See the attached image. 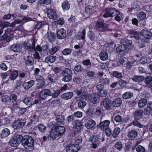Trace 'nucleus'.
I'll use <instances>...</instances> for the list:
<instances>
[{
	"label": "nucleus",
	"mask_w": 152,
	"mask_h": 152,
	"mask_svg": "<svg viewBox=\"0 0 152 152\" xmlns=\"http://www.w3.org/2000/svg\"><path fill=\"white\" fill-rule=\"evenodd\" d=\"M137 135V133L136 131L132 130L129 133L128 136L129 138L132 139L136 137Z\"/></svg>",
	"instance_id": "nucleus-32"
},
{
	"label": "nucleus",
	"mask_w": 152,
	"mask_h": 152,
	"mask_svg": "<svg viewBox=\"0 0 152 152\" xmlns=\"http://www.w3.org/2000/svg\"><path fill=\"white\" fill-rule=\"evenodd\" d=\"M121 45H124L126 46H129L132 45V41L130 40L122 39L121 41Z\"/></svg>",
	"instance_id": "nucleus-34"
},
{
	"label": "nucleus",
	"mask_w": 152,
	"mask_h": 152,
	"mask_svg": "<svg viewBox=\"0 0 152 152\" xmlns=\"http://www.w3.org/2000/svg\"><path fill=\"white\" fill-rule=\"evenodd\" d=\"M147 103V99H144L140 100L138 102V106L140 108H142Z\"/></svg>",
	"instance_id": "nucleus-40"
},
{
	"label": "nucleus",
	"mask_w": 152,
	"mask_h": 152,
	"mask_svg": "<svg viewBox=\"0 0 152 152\" xmlns=\"http://www.w3.org/2000/svg\"><path fill=\"white\" fill-rule=\"evenodd\" d=\"M136 61H128L126 64V68L129 69L132 68V66H134L136 64Z\"/></svg>",
	"instance_id": "nucleus-44"
},
{
	"label": "nucleus",
	"mask_w": 152,
	"mask_h": 152,
	"mask_svg": "<svg viewBox=\"0 0 152 152\" xmlns=\"http://www.w3.org/2000/svg\"><path fill=\"white\" fill-rule=\"evenodd\" d=\"M112 104L113 106L115 107H118L120 106L122 104V100L121 99L119 98L114 99L112 101Z\"/></svg>",
	"instance_id": "nucleus-25"
},
{
	"label": "nucleus",
	"mask_w": 152,
	"mask_h": 152,
	"mask_svg": "<svg viewBox=\"0 0 152 152\" xmlns=\"http://www.w3.org/2000/svg\"><path fill=\"white\" fill-rule=\"evenodd\" d=\"M34 144L33 140L30 136H27L22 140V145L26 149H29L32 148Z\"/></svg>",
	"instance_id": "nucleus-4"
},
{
	"label": "nucleus",
	"mask_w": 152,
	"mask_h": 152,
	"mask_svg": "<svg viewBox=\"0 0 152 152\" xmlns=\"http://www.w3.org/2000/svg\"><path fill=\"white\" fill-rule=\"evenodd\" d=\"M110 123V121L108 120L101 122L99 124L100 128L102 130H104L105 128L109 126Z\"/></svg>",
	"instance_id": "nucleus-18"
},
{
	"label": "nucleus",
	"mask_w": 152,
	"mask_h": 152,
	"mask_svg": "<svg viewBox=\"0 0 152 152\" xmlns=\"http://www.w3.org/2000/svg\"><path fill=\"white\" fill-rule=\"evenodd\" d=\"M34 128H38L39 131L41 133L45 132L46 130V127L42 124H39L37 127H35Z\"/></svg>",
	"instance_id": "nucleus-36"
},
{
	"label": "nucleus",
	"mask_w": 152,
	"mask_h": 152,
	"mask_svg": "<svg viewBox=\"0 0 152 152\" xmlns=\"http://www.w3.org/2000/svg\"><path fill=\"white\" fill-rule=\"evenodd\" d=\"M51 0H39L37 3V5L40 7L42 5L45 4L48 5L50 4Z\"/></svg>",
	"instance_id": "nucleus-27"
},
{
	"label": "nucleus",
	"mask_w": 152,
	"mask_h": 152,
	"mask_svg": "<svg viewBox=\"0 0 152 152\" xmlns=\"http://www.w3.org/2000/svg\"><path fill=\"white\" fill-rule=\"evenodd\" d=\"M100 59L103 61L107 60L108 58V54L107 52L104 51L101 52L99 55Z\"/></svg>",
	"instance_id": "nucleus-26"
},
{
	"label": "nucleus",
	"mask_w": 152,
	"mask_h": 152,
	"mask_svg": "<svg viewBox=\"0 0 152 152\" xmlns=\"http://www.w3.org/2000/svg\"><path fill=\"white\" fill-rule=\"evenodd\" d=\"M120 131V129L119 127H117L115 128L112 134L113 137L115 138L117 137L119 134Z\"/></svg>",
	"instance_id": "nucleus-43"
},
{
	"label": "nucleus",
	"mask_w": 152,
	"mask_h": 152,
	"mask_svg": "<svg viewBox=\"0 0 152 152\" xmlns=\"http://www.w3.org/2000/svg\"><path fill=\"white\" fill-rule=\"evenodd\" d=\"M72 71L68 68H66L63 71V77L62 80L64 82H69L72 79Z\"/></svg>",
	"instance_id": "nucleus-6"
},
{
	"label": "nucleus",
	"mask_w": 152,
	"mask_h": 152,
	"mask_svg": "<svg viewBox=\"0 0 152 152\" xmlns=\"http://www.w3.org/2000/svg\"><path fill=\"white\" fill-rule=\"evenodd\" d=\"M56 58V56H50L46 57L45 59V61L48 63H53L54 62Z\"/></svg>",
	"instance_id": "nucleus-30"
},
{
	"label": "nucleus",
	"mask_w": 152,
	"mask_h": 152,
	"mask_svg": "<svg viewBox=\"0 0 152 152\" xmlns=\"http://www.w3.org/2000/svg\"><path fill=\"white\" fill-rule=\"evenodd\" d=\"M10 26V23L8 22H5L0 25V29H4L5 28Z\"/></svg>",
	"instance_id": "nucleus-56"
},
{
	"label": "nucleus",
	"mask_w": 152,
	"mask_h": 152,
	"mask_svg": "<svg viewBox=\"0 0 152 152\" xmlns=\"http://www.w3.org/2000/svg\"><path fill=\"white\" fill-rule=\"evenodd\" d=\"M142 113V111L141 110L136 111L135 113L134 117L135 118L139 119L141 117Z\"/></svg>",
	"instance_id": "nucleus-47"
},
{
	"label": "nucleus",
	"mask_w": 152,
	"mask_h": 152,
	"mask_svg": "<svg viewBox=\"0 0 152 152\" xmlns=\"http://www.w3.org/2000/svg\"><path fill=\"white\" fill-rule=\"evenodd\" d=\"M82 79V77L78 76L74 78L73 80L74 82L79 83L81 81Z\"/></svg>",
	"instance_id": "nucleus-63"
},
{
	"label": "nucleus",
	"mask_w": 152,
	"mask_h": 152,
	"mask_svg": "<svg viewBox=\"0 0 152 152\" xmlns=\"http://www.w3.org/2000/svg\"><path fill=\"white\" fill-rule=\"evenodd\" d=\"M61 7L64 11L67 10L70 8V4L69 2L66 1H65L62 3Z\"/></svg>",
	"instance_id": "nucleus-28"
},
{
	"label": "nucleus",
	"mask_w": 152,
	"mask_h": 152,
	"mask_svg": "<svg viewBox=\"0 0 152 152\" xmlns=\"http://www.w3.org/2000/svg\"><path fill=\"white\" fill-rule=\"evenodd\" d=\"M96 27L100 28V30L103 32L107 30V25L104 23L103 20L102 19H99L98 20L96 24Z\"/></svg>",
	"instance_id": "nucleus-9"
},
{
	"label": "nucleus",
	"mask_w": 152,
	"mask_h": 152,
	"mask_svg": "<svg viewBox=\"0 0 152 152\" xmlns=\"http://www.w3.org/2000/svg\"><path fill=\"white\" fill-rule=\"evenodd\" d=\"M86 35V30L85 29H83L82 31V33L81 35H78L77 37V39H85V37Z\"/></svg>",
	"instance_id": "nucleus-51"
},
{
	"label": "nucleus",
	"mask_w": 152,
	"mask_h": 152,
	"mask_svg": "<svg viewBox=\"0 0 152 152\" xmlns=\"http://www.w3.org/2000/svg\"><path fill=\"white\" fill-rule=\"evenodd\" d=\"M24 125L23 122L20 121H17L14 122L12 125V127L15 129H17L22 128Z\"/></svg>",
	"instance_id": "nucleus-21"
},
{
	"label": "nucleus",
	"mask_w": 152,
	"mask_h": 152,
	"mask_svg": "<svg viewBox=\"0 0 152 152\" xmlns=\"http://www.w3.org/2000/svg\"><path fill=\"white\" fill-rule=\"evenodd\" d=\"M26 63L28 65H31L33 63L34 59L31 56H27L25 58Z\"/></svg>",
	"instance_id": "nucleus-38"
},
{
	"label": "nucleus",
	"mask_w": 152,
	"mask_h": 152,
	"mask_svg": "<svg viewBox=\"0 0 152 152\" xmlns=\"http://www.w3.org/2000/svg\"><path fill=\"white\" fill-rule=\"evenodd\" d=\"M100 139L99 135H95L90 137L89 139V141L91 142H94L99 141Z\"/></svg>",
	"instance_id": "nucleus-31"
},
{
	"label": "nucleus",
	"mask_w": 152,
	"mask_h": 152,
	"mask_svg": "<svg viewBox=\"0 0 152 152\" xmlns=\"http://www.w3.org/2000/svg\"><path fill=\"white\" fill-rule=\"evenodd\" d=\"M96 125V122L93 119L88 120L85 124V126L88 129H91L94 127Z\"/></svg>",
	"instance_id": "nucleus-14"
},
{
	"label": "nucleus",
	"mask_w": 152,
	"mask_h": 152,
	"mask_svg": "<svg viewBox=\"0 0 152 152\" xmlns=\"http://www.w3.org/2000/svg\"><path fill=\"white\" fill-rule=\"evenodd\" d=\"M115 147L119 151H121L122 148V145L121 142H118L116 143L115 145Z\"/></svg>",
	"instance_id": "nucleus-52"
},
{
	"label": "nucleus",
	"mask_w": 152,
	"mask_h": 152,
	"mask_svg": "<svg viewBox=\"0 0 152 152\" xmlns=\"http://www.w3.org/2000/svg\"><path fill=\"white\" fill-rule=\"evenodd\" d=\"M48 17L50 19H56L57 17L56 12L53 9H48L47 11Z\"/></svg>",
	"instance_id": "nucleus-12"
},
{
	"label": "nucleus",
	"mask_w": 152,
	"mask_h": 152,
	"mask_svg": "<svg viewBox=\"0 0 152 152\" xmlns=\"http://www.w3.org/2000/svg\"><path fill=\"white\" fill-rule=\"evenodd\" d=\"M77 96L76 99L77 100L83 99L85 100H89L90 102L94 104H96L99 101V96L96 93H92L88 95L86 87H82L77 91Z\"/></svg>",
	"instance_id": "nucleus-1"
},
{
	"label": "nucleus",
	"mask_w": 152,
	"mask_h": 152,
	"mask_svg": "<svg viewBox=\"0 0 152 152\" xmlns=\"http://www.w3.org/2000/svg\"><path fill=\"white\" fill-rule=\"evenodd\" d=\"M103 16L104 18L110 17L119 15L120 12L116 9L113 7H108L104 10Z\"/></svg>",
	"instance_id": "nucleus-3"
},
{
	"label": "nucleus",
	"mask_w": 152,
	"mask_h": 152,
	"mask_svg": "<svg viewBox=\"0 0 152 152\" xmlns=\"http://www.w3.org/2000/svg\"><path fill=\"white\" fill-rule=\"evenodd\" d=\"M72 92H70L64 93L61 95V97L64 99L68 100L70 99L73 96Z\"/></svg>",
	"instance_id": "nucleus-23"
},
{
	"label": "nucleus",
	"mask_w": 152,
	"mask_h": 152,
	"mask_svg": "<svg viewBox=\"0 0 152 152\" xmlns=\"http://www.w3.org/2000/svg\"><path fill=\"white\" fill-rule=\"evenodd\" d=\"M2 101L3 102H7L10 101V99L8 96L6 95L2 97Z\"/></svg>",
	"instance_id": "nucleus-59"
},
{
	"label": "nucleus",
	"mask_w": 152,
	"mask_h": 152,
	"mask_svg": "<svg viewBox=\"0 0 152 152\" xmlns=\"http://www.w3.org/2000/svg\"><path fill=\"white\" fill-rule=\"evenodd\" d=\"M113 75L115 77L118 78H120L122 76V74L121 73L117 71H115L113 72Z\"/></svg>",
	"instance_id": "nucleus-58"
},
{
	"label": "nucleus",
	"mask_w": 152,
	"mask_h": 152,
	"mask_svg": "<svg viewBox=\"0 0 152 152\" xmlns=\"http://www.w3.org/2000/svg\"><path fill=\"white\" fill-rule=\"evenodd\" d=\"M86 103L85 102L81 101L78 103V107L80 108H83L86 106Z\"/></svg>",
	"instance_id": "nucleus-55"
},
{
	"label": "nucleus",
	"mask_w": 152,
	"mask_h": 152,
	"mask_svg": "<svg viewBox=\"0 0 152 152\" xmlns=\"http://www.w3.org/2000/svg\"><path fill=\"white\" fill-rule=\"evenodd\" d=\"M65 128L64 126H57L51 129L50 134V137L51 139L54 140L64 133Z\"/></svg>",
	"instance_id": "nucleus-2"
},
{
	"label": "nucleus",
	"mask_w": 152,
	"mask_h": 152,
	"mask_svg": "<svg viewBox=\"0 0 152 152\" xmlns=\"http://www.w3.org/2000/svg\"><path fill=\"white\" fill-rule=\"evenodd\" d=\"M133 96V93L129 91L125 93L122 95V97L124 99H130Z\"/></svg>",
	"instance_id": "nucleus-33"
},
{
	"label": "nucleus",
	"mask_w": 152,
	"mask_h": 152,
	"mask_svg": "<svg viewBox=\"0 0 152 152\" xmlns=\"http://www.w3.org/2000/svg\"><path fill=\"white\" fill-rule=\"evenodd\" d=\"M99 95L101 97H106L108 95L107 91L105 89L101 91L99 93Z\"/></svg>",
	"instance_id": "nucleus-48"
},
{
	"label": "nucleus",
	"mask_w": 152,
	"mask_h": 152,
	"mask_svg": "<svg viewBox=\"0 0 152 152\" xmlns=\"http://www.w3.org/2000/svg\"><path fill=\"white\" fill-rule=\"evenodd\" d=\"M88 37L92 41H93L94 40L95 37L94 34L91 31H89L88 33Z\"/></svg>",
	"instance_id": "nucleus-54"
},
{
	"label": "nucleus",
	"mask_w": 152,
	"mask_h": 152,
	"mask_svg": "<svg viewBox=\"0 0 152 152\" xmlns=\"http://www.w3.org/2000/svg\"><path fill=\"white\" fill-rule=\"evenodd\" d=\"M51 91L47 89H45L42 90L40 93L39 96L41 99H45L47 96H50L52 94Z\"/></svg>",
	"instance_id": "nucleus-11"
},
{
	"label": "nucleus",
	"mask_w": 152,
	"mask_h": 152,
	"mask_svg": "<svg viewBox=\"0 0 152 152\" xmlns=\"http://www.w3.org/2000/svg\"><path fill=\"white\" fill-rule=\"evenodd\" d=\"M23 137L20 135H15L10 140V144L12 147L18 146L22 141Z\"/></svg>",
	"instance_id": "nucleus-5"
},
{
	"label": "nucleus",
	"mask_w": 152,
	"mask_h": 152,
	"mask_svg": "<svg viewBox=\"0 0 152 152\" xmlns=\"http://www.w3.org/2000/svg\"><path fill=\"white\" fill-rule=\"evenodd\" d=\"M11 50L14 51H18L20 50V45L18 44H15L11 46Z\"/></svg>",
	"instance_id": "nucleus-45"
},
{
	"label": "nucleus",
	"mask_w": 152,
	"mask_h": 152,
	"mask_svg": "<svg viewBox=\"0 0 152 152\" xmlns=\"http://www.w3.org/2000/svg\"><path fill=\"white\" fill-rule=\"evenodd\" d=\"M136 150L137 152H145V148L140 145L138 146L136 148Z\"/></svg>",
	"instance_id": "nucleus-53"
},
{
	"label": "nucleus",
	"mask_w": 152,
	"mask_h": 152,
	"mask_svg": "<svg viewBox=\"0 0 152 152\" xmlns=\"http://www.w3.org/2000/svg\"><path fill=\"white\" fill-rule=\"evenodd\" d=\"M102 105L105 109L110 110L112 105L111 101L109 99L105 98L103 101Z\"/></svg>",
	"instance_id": "nucleus-15"
},
{
	"label": "nucleus",
	"mask_w": 152,
	"mask_h": 152,
	"mask_svg": "<svg viewBox=\"0 0 152 152\" xmlns=\"http://www.w3.org/2000/svg\"><path fill=\"white\" fill-rule=\"evenodd\" d=\"M34 84V81L31 80L28 82H25L23 85V86L25 89H28L33 86Z\"/></svg>",
	"instance_id": "nucleus-16"
},
{
	"label": "nucleus",
	"mask_w": 152,
	"mask_h": 152,
	"mask_svg": "<svg viewBox=\"0 0 152 152\" xmlns=\"http://www.w3.org/2000/svg\"><path fill=\"white\" fill-rule=\"evenodd\" d=\"M144 79V77L141 76H135L132 78L133 81L136 82H140Z\"/></svg>",
	"instance_id": "nucleus-35"
},
{
	"label": "nucleus",
	"mask_w": 152,
	"mask_h": 152,
	"mask_svg": "<svg viewBox=\"0 0 152 152\" xmlns=\"http://www.w3.org/2000/svg\"><path fill=\"white\" fill-rule=\"evenodd\" d=\"M32 99L30 97L25 98L23 100V102L27 105H31Z\"/></svg>",
	"instance_id": "nucleus-46"
},
{
	"label": "nucleus",
	"mask_w": 152,
	"mask_h": 152,
	"mask_svg": "<svg viewBox=\"0 0 152 152\" xmlns=\"http://www.w3.org/2000/svg\"><path fill=\"white\" fill-rule=\"evenodd\" d=\"M116 50L117 52L122 56H125L129 52V49L124 45H121L117 48Z\"/></svg>",
	"instance_id": "nucleus-7"
},
{
	"label": "nucleus",
	"mask_w": 152,
	"mask_h": 152,
	"mask_svg": "<svg viewBox=\"0 0 152 152\" xmlns=\"http://www.w3.org/2000/svg\"><path fill=\"white\" fill-rule=\"evenodd\" d=\"M72 124L74 130L75 132H78L81 129L82 124L80 120H75L74 121Z\"/></svg>",
	"instance_id": "nucleus-13"
},
{
	"label": "nucleus",
	"mask_w": 152,
	"mask_h": 152,
	"mask_svg": "<svg viewBox=\"0 0 152 152\" xmlns=\"http://www.w3.org/2000/svg\"><path fill=\"white\" fill-rule=\"evenodd\" d=\"M79 145L70 144L68 145L66 148V152H77L80 149Z\"/></svg>",
	"instance_id": "nucleus-10"
},
{
	"label": "nucleus",
	"mask_w": 152,
	"mask_h": 152,
	"mask_svg": "<svg viewBox=\"0 0 152 152\" xmlns=\"http://www.w3.org/2000/svg\"><path fill=\"white\" fill-rule=\"evenodd\" d=\"M140 34L143 36L148 39L151 38L152 36L151 33L146 30H142L140 32Z\"/></svg>",
	"instance_id": "nucleus-20"
},
{
	"label": "nucleus",
	"mask_w": 152,
	"mask_h": 152,
	"mask_svg": "<svg viewBox=\"0 0 152 152\" xmlns=\"http://www.w3.org/2000/svg\"><path fill=\"white\" fill-rule=\"evenodd\" d=\"M5 31V34L2 36L0 38L1 40L6 39L8 37V34L12 31V29L10 28H8L6 29Z\"/></svg>",
	"instance_id": "nucleus-29"
},
{
	"label": "nucleus",
	"mask_w": 152,
	"mask_h": 152,
	"mask_svg": "<svg viewBox=\"0 0 152 152\" xmlns=\"http://www.w3.org/2000/svg\"><path fill=\"white\" fill-rule=\"evenodd\" d=\"M104 132L107 136L108 137L110 136L112 134V130L110 128H107L104 130Z\"/></svg>",
	"instance_id": "nucleus-60"
},
{
	"label": "nucleus",
	"mask_w": 152,
	"mask_h": 152,
	"mask_svg": "<svg viewBox=\"0 0 152 152\" xmlns=\"http://www.w3.org/2000/svg\"><path fill=\"white\" fill-rule=\"evenodd\" d=\"M56 118L57 121L58 122L62 123L64 121V117L61 115H57Z\"/></svg>",
	"instance_id": "nucleus-62"
},
{
	"label": "nucleus",
	"mask_w": 152,
	"mask_h": 152,
	"mask_svg": "<svg viewBox=\"0 0 152 152\" xmlns=\"http://www.w3.org/2000/svg\"><path fill=\"white\" fill-rule=\"evenodd\" d=\"M146 17V13L143 12H140L137 15V18L140 20L145 19Z\"/></svg>",
	"instance_id": "nucleus-41"
},
{
	"label": "nucleus",
	"mask_w": 152,
	"mask_h": 152,
	"mask_svg": "<svg viewBox=\"0 0 152 152\" xmlns=\"http://www.w3.org/2000/svg\"><path fill=\"white\" fill-rule=\"evenodd\" d=\"M45 37L50 42L53 41L55 38V35L54 33H47L45 35Z\"/></svg>",
	"instance_id": "nucleus-37"
},
{
	"label": "nucleus",
	"mask_w": 152,
	"mask_h": 152,
	"mask_svg": "<svg viewBox=\"0 0 152 152\" xmlns=\"http://www.w3.org/2000/svg\"><path fill=\"white\" fill-rule=\"evenodd\" d=\"M133 125L140 128H142L143 127V126L140 124V123L136 120H135L133 122Z\"/></svg>",
	"instance_id": "nucleus-61"
},
{
	"label": "nucleus",
	"mask_w": 152,
	"mask_h": 152,
	"mask_svg": "<svg viewBox=\"0 0 152 152\" xmlns=\"http://www.w3.org/2000/svg\"><path fill=\"white\" fill-rule=\"evenodd\" d=\"M95 7L89 5L86 7L85 11L88 15H90L94 13L95 11Z\"/></svg>",
	"instance_id": "nucleus-17"
},
{
	"label": "nucleus",
	"mask_w": 152,
	"mask_h": 152,
	"mask_svg": "<svg viewBox=\"0 0 152 152\" xmlns=\"http://www.w3.org/2000/svg\"><path fill=\"white\" fill-rule=\"evenodd\" d=\"M72 52V50L70 48H65L62 50V53L64 55H68L70 54Z\"/></svg>",
	"instance_id": "nucleus-50"
},
{
	"label": "nucleus",
	"mask_w": 152,
	"mask_h": 152,
	"mask_svg": "<svg viewBox=\"0 0 152 152\" xmlns=\"http://www.w3.org/2000/svg\"><path fill=\"white\" fill-rule=\"evenodd\" d=\"M64 20L63 18H60L58 20L53 22V24H57L60 25H63L64 23Z\"/></svg>",
	"instance_id": "nucleus-57"
},
{
	"label": "nucleus",
	"mask_w": 152,
	"mask_h": 152,
	"mask_svg": "<svg viewBox=\"0 0 152 152\" xmlns=\"http://www.w3.org/2000/svg\"><path fill=\"white\" fill-rule=\"evenodd\" d=\"M10 134V130L7 128H5L3 129L0 134V137L2 138L7 137Z\"/></svg>",
	"instance_id": "nucleus-22"
},
{
	"label": "nucleus",
	"mask_w": 152,
	"mask_h": 152,
	"mask_svg": "<svg viewBox=\"0 0 152 152\" xmlns=\"http://www.w3.org/2000/svg\"><path fill=\"white\" fill-rule=\"evenodd\" d=\"M82 139L80 136H77L76 138L75 142L76 144L75 145H78L80 144L82 142Z\"/></svg>",
	"instance_id": "nucleus-49"
},
{
	"label": "nucleus",
	"mask_w": 152,
	"mask_h": 152,
	"mask_svg": "<svg viewBox=\"0 0 152 152\" xmlns=\"http://www.w3.org/2000/svg\"><path fill=\"white\" fill-rule=\"evenodd\" d=\"M145 83L149 87L152 86V77H148L145 79Z\"/></svg>",
	"instance_id": "nucleus-42"
},
{
	"label": "nucleus",
	"mask_w": 152,
	"mask_h": 152,
	"mask_svg": "<svg viewBox=\"0 0 152 152\" xmlns=\"http://www.w3.org/2000/svg\"><path fill=\"white\" fill-rule=\"evenodd\" d=\"M66 36V31L63 28L60 29L57 32V37L59 39L64 38Z\"/></svg>",
	"instance_id": "nucleus-19"
},
{
	"label": "nucleus",
	"mask_w": 152,
	"mask_h": 152,
	"mask_svg": "<svg viewBox=\"0 0 152 152\" xmlns=\"http://www.w3.org/2000/svg\"><path fill=\"white\" fill-rule=\"evenodd\" d=\"M151 62L150 59L148 57H142L140 60V63L142 64L149 63Z\"/></svg>",
	"instance_id": "nucleus-39"
},
{
	"label": "nucleus",
	"mask_w": 152,
	"mask_h": 152,
	"mask_svg": "<svg viewBox=\"0 0 152 152\" xmlns=\"http://www.w3.org/2000/svg\"><path fill=\"white\" fill-rule=\"evenodd\" d=\"M9 72H12L9 77V80L10 79L11 80H15L18 76V71L17 70L12 71V70H9Z\"/></svg>",
	"instance_id": "nucleus-24"
},
{
	"label": "nucleus",
	"mask_w": 152,
	"mask_h": 152,
	"mask_svg": "<svg viewBox=\"0 0 152 152\" xmlns=\"http://www.w3.org/2000/svg\"><path fill=\"white\" fill-rule=\"evenodd\" d=\"M73 116L76 117L80 118L83 116L82 113L80 111H77L75 112L73 114Z\"/></svg>",
	"instance_id": "nucleus-64"
},
{
	"label": "nucleus",
	"mask_w": 152,
	"mask_h": 152,
	"mask_svg": "<svg viewBox=\"0 0 152 152\" xmlns=\"http://www.w3.org/2000/svg\"><path fill=\"white\" fill-rule=\"evenodd\" d=\"M35 77L36 81L40 82L37 84V87L38 88H41L45 86L44 78L43 77L40 75H37L35 76Z\"/></svg>",
	"instance_id": "nucleus-8"
}]
</instances>
